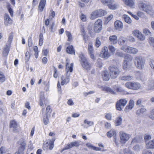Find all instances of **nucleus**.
Segmentation results:
<instances>
[{"instance_id":"1","label":"nucleus","mask_w":154,"mask_h":154,"mask_svg":"<svg viewBox=\"0 0 154 154\" xmlns=\"http://www.w3.org/2000/svg\"><path fill=\"white\" fill-rule=\"evenodd\" d=\"M134 63L136 67L139 69H143L145 63V60L139 56L135 57L134 59Z\"/></svg>"},{"instance_id":"2","label":"nucleus","mask_w":154,"mask_h":154,"mask_svg":"<svg viewBox=\"0 0 154 154\" xmlns=\"http://www.w3.org/2000/svg\"><path fill=\"white\" fill-rule=\"evenodd\" d=\"M79 57L80 61L82 67L86 70H90L91 65L88 61L87 58L82 54L80 55Z\"/></svg>"},{"instance_id":"3","label":"nucleus","mask_w":154,"mask_h":154,"mask_svg":"<svg viewBox=\"0 0 154 154\" xmlns=\"http://www.w3.org/2000/svg\"><path fill=\"white\" fill-rule=\"evenodd\" d=\"M109 69L110 71L109 74L111 77L113 79L116 78L120 72L119 68L115 66H111L109 67Z\"/></svg>"},{"instance_id":"4","label":"nucleus","mask_w":154,"mask_h":154,"mask_svg":"<svg viewBox=\"0 0 154 154\" xmlns=\"http://www.w3.org/2000/svg\"><path fill=\"white\" fill-rule=\"evenodd\" d=\"M125 85L127 88L134 90H138L141 87L140 83L135 82H128L125 84Z\"/></svg>"},{"instance_id":"5","label":"nucleus","mask_w":154,"mask_h":154,"mask_svg":"<svg viewBox=\"0 0 154 154\" xmlns=\"http://www.w3.org/2000/svg\"><path fill=\"white\" fill-rule=\"evenodd\" d=\"M120 142L121 143L125 144L129 139L130 135L123 131H121L119 133Z\"/></svg>"},{"instance_id":"6","label":"nucleus","mask_w":154,"mask_h":154,"mask_svg":"<svg viewBox=\"0 0 154 154\" xmlns=\"http://www.w3.org/2000/svg\"><path fill=\"white\" fill-rule=\"evenodd\" d=\"M127 101L125 99H121L118 101L116 104V107L117 110L121 111L122 108L126 104Z\"/></svg>"},{"instance_id":"7","label":"nucleus","mask_w":154,"mask_h":154,"mask_svg":"<svg viewBox=\"0 0 154 154\" xmlns=\"http://www.w3.org/2000/svg\"><path fill=\"white\" fill-rule=\"evenodd\" d=\"M102 22L100 20H97L94 23V30L95 32L98 33L102 30Z\"/></svg>"},{"instance_id":"8","label":"nucleus","mask_w":154,"mask_h":154,"mask_svg":"<svg viewBox=\"0 0 154 154\" xmlns=\"http://www.w3.org/2000/svg\"><path fill=\"white\" fill-rule=\"evenodd\" d=\"M122 49L126 52L133 54H136L138 51L137 49L128 46L122 48Z\"/></svg>"},{"instance_id":"9","label":"nucleus","mask_w":154,"mask_h":154,"mask_svg":"<svg viewBox=\"0 0 154 154\" xmlns=\"http://www.w3.org/2000/svg\"><path fill=\"white\" fill-rule=\"evenodd\" d=\"M100 56L103 58L107 59L110 56V53L108 52V48L107 47H104L102 50L100 54Z\"/></svg>"},{"instance_id":"10","label":"nucleus","mask_w":154,"mask_h":154,"mask_svg":"<svg viewBox=\"0 0 154 154\" xmlns=\"http://www.w3.org/2000/svg\"><path fill=\"white\" fill-rule=\"evenodd\" d=\"M12 20L10 18L9 15L5 14L4 17V23L5 26H8L11 24Z\"/></svg>"},{"instance_id":"11","label":"nucleus","mask_w":154,"mask_h":154,"mask_svg":"<svg viewBox=\"0 0 154 154\" xmlns=\"http://www.w3.org/2000/svg\"><path fill=\"white\" fill-rule=\"evenodd\" d=\"M134 35L136 36L139 39L143 41L144 39V37L142 35L141 33L138 30H134L132 32Z\"/></svg>"},{"instance_id":"12","label":"nucleus","mask_w":154,"mask_h":154,"mask_svg":"<svg viewBox=\"0 0 154 154\" xmlns=\"http://www.w3.org/2000/svg\"><path fill=\"white\" fill-rule=\"evenodd\" d=\"M54 146L53 142L51 141V140H48L44 144L43 147L44 149H45L44 148H45L46 149H49L51 150L53 149Z\"/></svg>"},{"instance_id":"13","label":"nucleus","mask_w":154,"mask_h":154,"mask_svg":"<svg viewBox=\"0 0 154 154\" xmlns=\"http://www.w3.org/2000/svg\"><path fill=\"white\" fill-rule=\"evenodd\" d=\"M79 146V142L75 141L73 142L70 143L66 146L64 148V150L69 149L70 148H72L73 146L77 147Z\"/></svg>"},{"instance_id":"14","label":"nucleus","mask_w":154,"mask_h":154,"mask_svg":"<svg viewBox=\"0 0 154 154\" xmlns=\"http://www.w3.org/2000/svg\"><path fill=\"white\" fill-rule=\"evenodd\" d=\"M88 51L91 58L92 59H94V50L93 48L92 44L91 42H90L88 44Z\"/></svg>"},{"instance_id":"15","label":"nucleus","mask_w":154,"mask_h":154,"mask_svg":"<svg viewBox=\"0 0 154 154\" xmlns=\"http://www.w3.org/2000/svg\"><path fill=\"white\" fill-rule=\"evenodd\" d=\"M115 28L116 29L120 30L123 28V25L122 23L120 20H116L114 23Z\"/></svg>"},{"instance_id":"16","label":"nucleus","mask_w":154,"mask_h":154,"mask_svg":"<svg viewBox=\"0 0 154 154\" xmlns=\"http://www.w3.org/2000/svg\"><path fill=\"white\" fill-rule=\"evenodd\" d=\"M10 128H13L14 131L17 132V124L16 122L14 120L11 121L10 123Z\"/></svg>"},{"instance_id":"17","label":"nucleus","mask_w":154,"mask_h":154,"mask_svg":"<svg viewBox=\"0 0 154 154\" xmlns=\"http://www.w3.org/2000/svg\"><path fill=\"white\" fill-rule=\"evenodd\" d=\"M109 40L111 44H116L117 42H118L117 36L116 35H112L110 36L109 37Z\"/></svg>"},{"instance_id":"18","label":"nucleus","mask_w":154,"mask_h":154,"mask_svg":"<svg viewBox=\"0 0 154 154\" xmlns=\"http://www.w3.org/2000/svg\"><path fill=\"white\" fill-rule=\"evenodd\" d=\"M149 5L147 4L146 3L141 2L139 4V7L141 10L145 11Z\"/></svg>"},{"instance_id":"19","label":"nucleus","mask_w":154,"mask_h":154,"mask_svg":"<svg viewBox=\"0 0 154 154\" xmlns=\"http://www.w3.org/2000/svg\"><path fill=\"white\" fill-rule=\"evenodd\" d=\"M46 3V0H41L38 6V10L41 12L43 11Z\"/></svg>"},{"instance_id":"20","label":"nucleus","mask_w":154,"mask_h":154,"mask_svg":"<svg viewBox=\"0 0 154 154\" xmlns=\"http://www.w3.org/2000/svg\"><path fill=\"white\" fill-rule=\"evenodd\" d=\"M40 100H39V104L40 106L43 105L44 102L45 100V98L44 97V94L43 92H40L39 95Z\"/></svg>"},{"instance_id":"21","label":"nucleus","mask_w":154,"mask_h":154,"mask_svg":"<svg viewBox=\"0 0 154 154\" xmlns=\"http://www.w3.org/2000/svg\"><path fill=\"white\" fill-rule=\"evenodd\" d=\"M66 52L69 54H75V50L72 45L67 47L66 49Z\"/></svg>"},{"instance_id":"22","label":"nucleus","mask_w":154,"mask_h":154,"mask_svg":"<svg viewBox=\"0 0 154 154\" xmlns=\"http://www.w3.org/2000/svg\"><path fill=\"white\" fill-rule=\"evenodd\" d=\"M61 79L62 80L61 84L62 85L67 84L69 82V77H65L63 75H62Z\"/></svg>"},{"instance_id":"23","label":"nucleus","mask_w":154,"mask_h":154,"mask_svg":"<svg viewBox=\"0 0 154 154\" xmlns=\"http://www.w3.org/2000/svg\"><path fill=\"white\" fill-rule=\"evenodd\" d=\"M148 86L149 90H152L154 89V80L150 79L148 80Z\"/></svg>"},{"instance_id":"24","label":"nucleus","mask_w":154,"mask_h":154,"mask_svg":"<svg viewBox=\"0 0 154 154\" xmlns=\"http://www.w3.org/2000/svg\"><path fill=\"white\" fill-rule=\"evenodd\" d=\"M146 148L147 149L154 148V140L147 143L146 144Z\"/></svg>"},{"instance_id":"25","label":"nucleus","mask_w":154,"mask_h":154,"mask_svg":"<svg viewBox=\"0 0 154 154\" xmlns=\"http://www.w3.org/2000/svg\"><path fill=\"white\" fill-rule=\"evenodd\" d=\"M102 76L103 80L108 81L109 80V77L108 73L107 71H104L102 73Z\"/></svg>"},{"instance_id":"26","label":"nucleus","mask_w":154,"mask_h":154,"mask_svg":"<svg viewBox=\"0 0 154 154\" xmlns=\"http://www.w3.org/2000/svg\"><path fill=\"white\" fill-rule=\"evenodd\" d=\"M134 101L132 100H131L129 102V104L125 107L126 109H131L134 106Z\"/></svg>"},{"instance_id":"27","label":"nucleus","mask_w":154,"mask_h":154,"mask_svg":"<svg viewBox=\"0 0 154 154\" xmlns=\"http://www.w3.org/2000/svg\"><path fill=\"white\" fill-rule=\"evenodd\" d=\"M146 111V109L144 107L142 108L137 110L136 114L138 116H140V115L143 114Z\"/></svg>"},{"instance_id":"28","label":"nucleus","mask_w":154,"mask_h":154,"mask_svg":"<svg viewBox=\"0 0 154 154\" xmlns=\"http://www.w3.org/2000/svg\"><path fill=\"white\" fill-rule=\"evenodd\" d=\"M145 11L150 15H152L154 13L152 7L150 5L147 7V8Z\"/></svg>"},{"instance_id":"29","label":"nucleus","mask_w":154,"mask_h":154,"mask_svg":"<svg viewBox=\"0 0 154 154\" xmlns=\"http://www.w3.org/2000/svg\"><path fill=\"white\" fill-rule=\"evenodd\" d=\"M97 11L99 17L103 16L106 15L107 13L104 10L101 9L97 10Z\"/></svg>"},{"instance_id":"30","label":"nucleus","mask_w":154,"mask_h":154,"mask_svg":"<svg viewBox=\"0 0 154 154\" xmlns=\"http://www.w3.org/2000/svg\"><path fill=\"white\" fill-rule=\"evenodd\" d=\"M114 2H112V3L109 5L108 6V8L111 9H116L119 6V5L117 4H114Z\"/></svg>"},{"instance_id":"31","label":"nucleus","mask_w":154,"mask_h":154,"mask_svg":"<svg viewBox=\"0 0 154 154\" xmlns=\"http://www.w3.org/2000/svg\"><path fill=\"white\" fill-rule=\"evenodd\" d=\"M133 78V77L131 75H128L126 76H124L120 77V79L121 80L125 81L130 80H132Z\"/></svg>"},{"instance_id":"32","label":"nucleus","mask_w":154,"mask_h":154,"mask_svg":"<svg viewBox=\"0 0 154 154\" xmlns=\"http://www.w3.org/2000/svg\"><path fill=\"white\" fill-rule=\"evenodd\" d=\"M122 119L121 116H120L117 118L115 122V125L118 126L121 125L122 124Z\"/></svg>"},{"instance_id":"33","label":"nucleus","mask_w":154,"mask_h":154,"mask_svg":"<svg viewBox=\"0 0 154 154\" xmlns=\"http://www.w3.org/2000/svg\"><path fill=\"white\" fill-rule=\"evenodd\" d=\"M73 63H71L70 66H69V65H68L67 64H66V69L67 72H68L69 71L70 72H72L73 70Z\"/></svg>"},{"instance_id":"34","label":"nucleus","mask_w":154,"mask_h":154,"mask_svg":"<svg viewBox=\"0 0 154 154\" xmlns=\"http://www.w3.org/2000/svg\"><path fill=\"white\" fill-rule=\"evenodd\" d=\"M9 51V48L7 45L6 47L4 48L3 52V55L5 57H7L8 55Z\"/></svg>"},{"instance_id":"35","label":"nucleus","mask_w":154,"mask_h":154,"mask_svg":"<svg viewBox=\"0 0 154 154\" xmlns=\"http://www.w3.org/2000/svg\"><path fill=\"white\" fill-rule=\"evenodd\" d=\"M122 18L124 19L125 21L128 23H130L132 22V20L129 17H127L126 15H123Z\"/></svg>"},{"instance_id":"36","label":"nucleus","mask_w":154,"mask_h":154,"mask_svg":"<svg viewBox=\"0 0 154 154\" xmlns=\"http://www.w3.org/2000/svg\"><path fill=\"white\" fill-rule=\"evenodd\" d=\"M126 41V39L123 36L120 37L119 39V43L120 45H122Z\"/></svg>"},{"instance_id":"37","label":"nucleus","mask_w":154,"mask_h":154,"mask_svg":"<svg viewBox=\"0 0 154 154\" xmlns=\"http://www.w3.org/2000/svg\"><path fill=\"white\" fill-rule=\"evenodd\" d=\"M99 17L97 10L93 12L91 14L90 18L91 19L94 20Z\"/></svg>"},{"instance_id":"38","label":"nucleus","mask_w":154,"mask_h":154,"mask_svg":"<svg viewBox=\"0 0 154 154\" xmlns=\"http://www.w3.org/2000/svg\"><path fill=\"white\" fill-rule=\"evenodd\" d=\"M104 89L107 92H109L111 94H116V93L109 87H106L104 88Z\"/></svg>"},{"instance_id":"39","label":"nucleus","mask_w":154,"mask_h":154,"mask_svg":"<svg viewBox=\"0 0 154 154\" xmlns=\"http://www.w3.org/2000/svg\"><path fill=\"white\" fill-rule=\"evenodd\" d=\"M101 2L103 4L107 5L108 6L109 5L112 3V2H114V1L113 0H101Z\"/></svg>"},{"instance_id":"40","label":"nucleus","mask_w":154,"mask_h":154,"mask_svg":"<svg viewBox=\"0 0 154 154\" xmlns=\"http://www.w3.org/2000/svg\"><path fill=\"white\" fill-rule=\"evenodd\" d=\"M116 133V132L113 130H111L107 133V135L108 137H111Z\"/></svg>"},{"instance_id":"41","label":"nucleus","mask_w":154,"mask_h":154,"mask_svg":"<svg viewBox=\"0 0 154 154\" xmlns=\"http://www.w3.org/2000/svg\"><path fill=\"white\" fill-rule=\"evenodd\" d=\"M124 59L125 60L124 61H127V62L128 61H132L133 60V57L131 55L127 54L126 55H125Z\"/></svg>"},{"instance_id":"42","label":"nucleus","mask_w":154,"mask_h":154,"mask_svg":"<svg viewBox=\"0 0 154 154\" xmlns=\"http://www.w3.org/2000/svg\"><path fill=\"white\" fill-rule=\"evenodd\" d=\"M43 43V36L42 33H40L39 35V44L41 46Z\"/></svg>"},{"instance_id":"43","label":"nucleus","mask_w":154,"mask_h":154,"mask_svg":"<svg viewBox=\"0 0 154 154\" xmlns=\"http://www.w3.org/2000/svg\"><path fill=\"white\" fill-rule=\"evenodd\" d=\"M113 15L112 14L110 15L108 17L106 18L104 22V24H107L108 23L109 21L113 18Z\"/></svg>"},{"instance_id":"44","label":"nucleus","mask_w":154,"mask_h":154,"mask_svg":"<svg viewBox=\"0 0 154 154\" xmlns=\"http://www.w3.org/2000/svg\"><path fill=\"white\" fill-rule=\"evenodd\" d=\"M65 33L67 36L68 37V41H71L72 39V37L71 33L68 31H65Z\"/></svg>"},{"instance_id":"45","label":"nucleus","mask_w":154,"mask_h":154,"mask_svg":"<svg viewBox=\"0 0 154 154\" xmlns=\"http://www.w3.org/2000/svg\"><path fill=\"white\" fill-rule=\"evenodd\" d=\"M124 152V154H134L129 148L125 149Z\"/></svg>"},{"instance_id":"46","label":"nucleus","mask_w":154,"mask_h":154,"mask_svg":"<svg viewBox=\"0 0 154 154\" xmlns=\"http://www.w3.org/2000/svg\"><path fill=\"white\" fill-rule=\"evenodd\" d=\"M149 117L152 120H154V108L151 110Z\"/></svg>"},{"instance_id":"47","label":"nucleus","mask_w":154,"mask_h":154,"mask_svg":"<svg viewBox=\"0 0 154 154\" xmlns=\"http://www.w3.org/2000/svg\"><path fill=\"white\" fill-rule=\"evenodd\" d=\"M84 123L85 124H87L88 127L92 126L94 125V122L92 121H88L87 119H85L84 120Z\"/></svg>"},{"instance_id":"48","label":"nucleus","mask_w":154,"mask_h":154,"mask_svg":"<svg viewBox=\"0 0 154 154\" xmlns=\"http://www.w3.org/2000/svg\"><path fill=\"white\" fill-rule=\"evenodd\" d=\"M143 33L146 35H151V33L147 29H145L143 31Z\"/></svg>"},{"instance_id":"49","label":"nucleus","mask_w":154,"mask_h":154,"mask_svg":"<svg viewBox=\"0 0 154 154\" xmlns=\"http://www.w3.org/2000/svg\"><path fill=\"white\" fill-rule=\"evenodd\" d=\"M5 80V77L2 73L0 71V82H3Z\"/></svg>"},{"instance_id":"50","label":"nucleus","mask_w":154,"mask_h":154,"mask_svg":"<svg viewBox=\"0 0 154 154\" xmlns=\"http://www.w3.org/2000/svg\"><path fill=\"white\" fill-rule=\"evenodd\" d=\"M149 41L150 45L153 47L154 49V38L153 37H150Z\"/></svg>"},{"instance_id":"51","label":"nucleus","mask_w":154,"mask_h":154,"mask_svg":"<svg viewBox=\"0 0 154 154\" xmlns=\"http://www.w3.org/2000/svg\"><path fill=\"white\" fill-rule=\"evenodd\" d=\"M149 63L151 68L154 69V60L151 59H150Z\"/></svg>"},{"instance_id":"52","label":"nucleus","mask_w":154,"mask_h":154,"mask_svg":"<svg viewBox=\"0 0 154 154\" xmlns=\"http://www.w3.org/2000/svg\"><path fill=\"white\" fill-rule=\"evenodd\" d=\"M101 44L100 41L98 38H97L96 39L95 42V45L96 47H98Z\"/></svg>"},{"instance_id":"53","label":"nucleus","mask_w":154,"mask_h":154,"mask_svg":"<svg viewBox=\"0 0 154 154\" xmlns=\"http://www.w3.org/2000/svg\"><path fill=\"white\" fill-rule=\"evenodd\" d=\"M81 33L82 35H85L86 34V33L85 31V29H84V27L83 26H82L81 28Z\"/></svg>"},{"instance_id":"54","label":"nucleus","mask_w":154,"mask_h":154,"mask_svg":"<svg viewBox=\"0 0 154 154\" xmlns=\"http://www.w3.org/2000/svg\"><path fill=\"white\" fill-rule=\"evenodd\" d=\"M108 48L109 50L112 53H113L115 52L116 49L114 47L111 45H109V46Z\"/></svg>"},{"instance_id":"55","label":"nucleus","mask_w":154,"mask_h":154,"mask_svg":"<svg viewBox=\"0 0 154 154\" xmlns=\"http://www.w3.org/2000/svg\"><path fill=\"white\" fill-rule=\"evenodd\" d=\"M151 136L148 134H146L144 136V138L146 141L151 139Z\"/></svg>"},{"instance_id":"56","label":"nucleus","mask_w":154,"mask_h":154,"mask_svg":"<svg viewBox=\"0 0 154 154\" xmlns=\"http://www.w3.org/2000/svg\"><path fill=\"white\" fill-rule=\"evenodd\" d=\"M29 52L27 51L26 52L25 55V60L26 61H29Z\"/></svg>"},{"instance_id":"57","label":"nucleus","mask_w":154,"mask_h":154,"mask_svg":"<svg viewBox=\"0 0 154 154\" xmlns=\"http://www.w3.org/2000/svg\"><path fill=\"white\" fill-rule=\"evenodd\" d=\"M13 33H11L9 36V38H8V42L9 43V44H10L12 40V39H13Z\"/></svg>"},{"instance_id":"58","label":"nucleus","mask_w":154,"mask_h":154,"mask_svg":"<svg viewBox=\"0 0 154 154\" xmlns=\"http://www.w3.org/2000/svg\"><path fill=\"white\" fill-rule=\"evenodd\" d=\"M105 118L109 120H111L112 119V115L110 113H107L105 116Z\"/></svg>"},{"instance_id":"59","label":"nucleus","mask_w":154,"mask_h":154,"mask_svg":"<svg viewBox=\"0 0 154 154\" xmlns=\"http://www.w3.org/2000/svg\"><path fill=\"white\" fill-rule=\"evenodd\" d=\"M32 41L31 37H29L28 38V45L29 47L32 45Z\"/></svg>"},{"instance_id":"60","label":"nucleus","mask_w":154,"mask_h":154,"mask_svg":"<svg viewBox=\"0 0 154 154\" xmlns=\"http://www.w3.org/2000/svg\"><path fill=\"white\" fill-rule=\"evenodd\" d=\"M133 149L136 151H140V148L139 145H136L133 147Z\"/></svg>"},{"instance_id":"61","label":"nucleus","mask_w":154,"mask_h":154,"mask_svg":"<svg viewBox=\"0 0 154 154\" xmlns=\"http://www.w3.org/2000/svg\"><path fill=\"white\" fill-rule=\"evenodd\" d=\"M116 55L119 57H123L125 56V54L121 52H117L116 54Z\"/></svg>"},{"instance_id":"62","label":"nucleus","mask_w":154,"mask_h":154,"mask_svg":"<svg viewBox=\"0 0 154 154\" xmlns=\"http://www.w3.org/2000/svg\"><path fill=\"white\" fill-rule=\"evenodd\" d=\"M43 122L45 125H46L48 122V115L46 116V117L43 119Z\"/></svg>"},{"instance_id":"63","label":"nucleus","mask_w":154,"mask_h":154,"mask_svg":"<svg viewBox=\"0 0 154 154\" xmlns=\"http://www.w3.org/2000/svg\"><path fill=\"white\" fill-rule=\"evenodd\" d=\"M128 64L127 61H124L123 62V68L124 69H126L128 67Z\"/></svg>"},{"instance_id":"64","label":"nucleus","mask_w":154,"mask_h":154,"mask_svg":"<svg viewBox=\"0 0 154 154\" xmlns=\"http://www.w3.org/2000/svg\"><path fill=\"white\" fill-rule=\"evenodd\" d=\"M89 29V33L90 34V35L91 36H93L94 35L95 32L94 30H93L92 29Z\"/></svg>"}]
</instances>
